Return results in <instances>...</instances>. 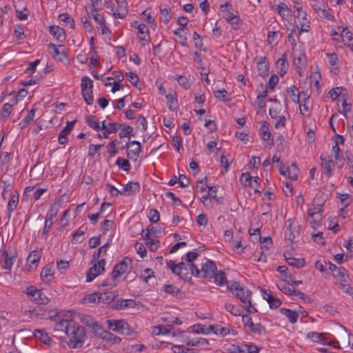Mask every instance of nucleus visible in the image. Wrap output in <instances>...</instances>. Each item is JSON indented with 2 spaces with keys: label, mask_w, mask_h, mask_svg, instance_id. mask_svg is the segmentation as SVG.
<instances>
[{
  "label": "nucleus",
  "mask_w": 353,
  "mask_h": 353,
  "mask_svg": "<svg viewBox=\"0 0 353 353\" xmlns=\"http://www.w3.org/2000/svg\"><path fill=\"white\" fill-rule=\"evenodd\" d=\"M225 308L233 316H237L241 315L239 309L231 303H225Z\"/></svg>",
  "instance_id": "69168bd1"
},
{
  "label": "nucleus",
  "mask_w": 353,
  "mask_h": 353,
  "mask_svg": "<svg viewBox=\"0 0 353 353\" xmlns=\"http://www.w3.org/2000/svg\"><path fill=\"white\" fill-rule=\"evenodd\" d=\"M81 321L83 324L90 328H92L94 323L97 322V321H95L92 316L86 314L83 315L81 319Z\"/></svg>",
  "instance_id": "13d9d810"
},
{
  "label": "nucleus",
  "mask_w": 353,
  "mask_h": 353,
  "mask_svg": "<svg viewBox=\"0 0 353 353\" xmlns=\"http://www.w3.org/2000/svg\"><path fill=\"white\" fill-rule=\"evenodd\" d=\"M63 46L59 45L58 48H57L56 45L50 43L48 45L49 48L53 49V54L52 57L54 59L59 60V61H64L67 60L68 56L65 51H60L59 48H62Z\"/></svg>",
  "instance_id": "dca6fc26"
},
{
  "label": "nucleus",
  "mask_w": 353,
  "mask_h": 353,
  "mask_svg": "<svg viewBox=\"0 0 353 353\" xmlns=\"http://www.w3.org/2000/svg\"><path fill=\"white\" fill-rule=\"evenodd\" d=\"M286 57V53H284L282 57L276 61V68L281 76H283L288 68V63Z\"/></svg>",
  "instance_id": "412c9836"
},
{
  "label": "nucleus",
  "mask_w": 353,
  "mask_h": 353,
  "mask_svg": "<svg viewBox=\"0 0 353 353\" xmlns=\"http://www.w3.org/2000/svg\"><path fill=\"white\" fill-rule=\"evenodd\" d=\"M228 288L230 289L232 294L244 304H246L248 301H250L252 292L241 287L238 283H234L230 287L228 286Z\"/></svg>",
  "instance_id": "39448f33"
},
{
  "label": "nucleus",
  "mask_w": 353,
  "mask_h": 353,
  "mask_svg": "<svg viewBox=\"0 0 353 353\" xmlns=\"http://www.w3.org/2000/svg\"><path fill=\"white\" fill-rule=\"evenodd\" d=\"M123 123H119L117 122L109 123L108 126H107L106 129L103 132V134H98L99 138L103 137L104 138H108L110 134L116 133L119 129H121Z\"/></svg>",
  "instance_id": "a211bd4d"
},
{
  "label": "nucleus",
  "mask_w": 353,
  "mask_h": 353,
  "mask_svg": "<svg viewBox=\"0 0 353 353\" xmlns=\"http://www.w3.org/2000/svg\"><path fill=\"white\" fill-rule=\"evenodd\" d=\"M148 216L152 223H157L160 219L159 212L156 209L150 210Z\"/></svg>",
  "instance_id": "0e129e2a"
},
{
  "label": "nucleus",
  "mask_w": 353,
  "mask_h": 353,
  "mask_svg": "<svg viewBox=\"0 0 353 353\" xmlns=\"http://www.w3.org/2000/svg\"><path fill=\"white\" fill-rule=\"evenodd\" d=\"M161 290L179 299L182 298L183 294L180 289L174 285H164L162 287Z\"/></svg>",
  "instance_id": "6ab92c4d"
},
{
  "label": "nucleus",
  "mask_w": 353,
  "mask_h": 353,
  "mask_svg": "<svg viewBox=\"0 0 353 353\" xmlns=\"http://www.w3.org/2000/svg\"><path fill=\"white\" fill-rule=\"evenodd\" d=\"M276 10L283 18H285V17H288L291 12V10L284 3H279L276 7Z\"/></svg>",
  "instance_id": "79ce46f5"
},
{
  "label": "nucleus",
  "mask_w": 353,
  "mask_h": 353,
  "mask_svg": "<svg viewBox=\"0 0 353 353\" xmlns=\"http://www.w3.org/2000/svg\"><path fill=\"white\" fill-rule=\"evenodd\" d=\"M101 291L102 292H99L100 303H111V301H114L116 297L119 296L117 292Z\"/></svg>",
  "instance_id": "f3484780"
},
{
  "label": "nucleus",
  "mask_w": 353,
  "mask_h": 353,
  "mask_svg": "<svg viewBox=\"0 0 353 353\" xmlns=\"http://www.w3.org/2000/svg\"><path fill=\"white\" fill-rule=\"evenodd\" d=\"M260 347L252 344H243L242 345H232L230 351L233 353H255L259 352Z\"/></svg>",
  "instance_id": "1a4fd4ad"
},
{
  "label": "nucleus",
  "mask_w": 353,
  "mask_h": 353,
  "mask_svg": "<svg viewBox=\"0 0 353 353\" xmlns=\"http://www.w3.org/2000/svg\"><path fill=\"white\" fill-rule=\"evenodd\" d=\"M299 174V168L296 163H292L289 168V179L292 180H296Z\"/></svg>",
  "instance_id": "864d4df0"
},
{
  "label": "nucleus",
  "mask_w": 353,
  "mask_h": 353,
  "mask_svg": "<svg viewBox=\"0 0 353 353\" xmlns=\"http://www.w3.org/2000/svg\"><path fill=\"white\" fill-rule=\"evenodd\" d=\"M72 325H74V321L63 319L55 324L54 330L55 332H63L66 334L68 328Z\"/></svg>",
  "instance_id": "5701e85b"
},
{
  "label": "nucleus",
  "mask_w": 353,
  "mask_h": 353,
  "mask_svg": "<svg viewBox=\"0 0 353 353\" xmlns=\"http://www.w3.org/2000/svg\"><path fill=\"white\" fill-rule=\"evenodd\" d=\"M165 97H166V99L169 103L168 104L169 110L171 111L176 110L178 108V105H177L178 101H177L176 93V92H174L172 94L169 93Z\"/></svg>",
  "instance_id": "473e14b6"
},
{
  "label": "nucleus",
  "mask_w": 353,
  "mask_h": 353,
  "mask_svg": "<svg viewBox=\"0 0 353 353\" xmlns=\"http://www.w3.org/2000/svg\"><path fill=\"white\" fill-rule=\"evenodd\" d=\"M91 329L95 336L99 337L101 339L105 332L97 321L94 323Z\"/></svg>",
  "instance_id": "e2e57ef3"
},
{
  "label": "nucleus",
  "mask_w": 353,
  "mask_h": 353,
  "mask_svg": "<svg viewBox=\"0 0 353 353\" xmlns=\"http://www.w3.org/2000/svg\"><path fill=\"white\" fill-rule=\"evenodd\" d=\"M131 148L127 152V156L129 159L136 161L141 150L140 142L137 141H130Z\"/></svg>",
  "instance_id": "ddd939ff"
},
{
  "label": "nucleus",
  "mask_w": 353,
  "mask_h": 353,
  "mask_svg": "<svg viewBox=\"0 0 353 353\" xmlns=\"http://www.w3.org/2000/svg\"><path fill=\"white\" fill-rule=\"evenodd\" d=\"M176 79L179 84L183 87L184 89L188 90L190 88V83H189V80L186 77L182 75H176Z\"/></svg>",
  "instance_id": "bf43d9fd"
},
{
  "label": "nucleus",
  "mask_w": 353,
  "mask_h": 353,
  "mask_svg": "<svg viewBox=\"0 0 353 353\" xmlns=\"http://www.w3.org/2000/svg\"><path fill=\"white\" fill-rule=\"evenodd\" d=\"M121 130L119 134L120 138L130 136L132 134L133 132V128L131 127L130 125H127L125 124H123Z\"/></svg>",
  "instance_id": "5fc2aeb1"
},
{
  "label": "nucleus",
  "mask_w": 353,
  "mask_h": 353,
  "mask_svg": "<svg viewBox=\"0 0 353 353\" xmlns=\"http://www.w3.org/2000/svg\"><path fill=\"white\" fill-rule=\"evenodd\" d=\"M52 272L50 268L46 266L41 272V278L43 281H49L52 276Z\"/></svg>",
  "instance_id": "6e6d98bb"
},
{
  "label": "nucleus",
  "mask_w": 353,
  "mask_h": 353,
  "mask_svg": "<svg viewBox=\"0 0 353 353\" xmlns=\"http://www.w3.org/2000/svg\"><path fill=\"white\" fill-rule=\"evenodd\" d=\"M345 270L343 268H339L336 272H334L333 276L339 281V283L349 282L350 278L345 274Z\"/></svg>",
  "instance_id": "c9c22d12"
},
{
  "label": "nucleus",
  "mask_w": 353,
  "mask_h": 353,
  "mask_svg": "<svg viewBox=\"0 0 353 353\" xmlns=\"http://www.w3.org/2000/svg\"><path fill=\"white\" fill-rule=\"evenodd\" d=\"M288 223H289L288 226L287 227L286 232L285 233V238L290 241V242H293L295 239V234L292 228V223L290 219L288 220Z\"/></svg>",
  "instance_id": "603ef678"
},
{
  "label": "nucleus",
  "mask_w": 353,
  "mask_h": 353,
  "mask_svg": "<svg viewBox=\"0 0 353 353\" xmlns=\"http://www.w3.org/2000/svg\"><path fill=\"white\" fill-rule=\"evenodd\" d=\"M216 270V263L211 260H208L201 266V272L202 277L204 279H212L214 276Z\"/></svg>",
  "instance_id": "9d476101"
},
{
  "label": "nucleus",
  "mask_w": 353,
  "mask_h": 353,
  "mask_svg": "<svg viewBox=\"0 0 353 353\" xmlns=\"http://www.w3.org/2000/svg\"><path fill=\"white\" fill-rule=\"evenodd\" d=\"M260 134L261 139L267 142V145L272 146L274 144L273 137L270 131L269 130V123L267 121L262 123Z\"/></svg>",
  "instance_id": "f8f14e48"
},
{
  "label": "nucleus",
  "mask_w": 353,
  "mask_h": 353,
  "mask_svg": "<svg viewBox=\"0 0 353 353\" xmlns=\"http://www.w3.org/2000/svg\"><path fill=\"white\" fill-rule=\"evenodd\" d=\"M137 28L139 35L138 38L140 41H145L147 38L149 37V30L144 23H139L137 25Z\"/></svg>",
  "instance_id": "c85d7f7f"
},
{
  "label": "nucleus",
  "mask_w": 353,
  "mask_h": 353,
  "mask_svg": "<svg viewBox=\"0 0 353 353\" xmlns=\"http://www.w3.org/2000/svg\"><path fill=\"white\" fill-rule=\"evenodd\" d=\"M286 91L293 102L300 103L301 93L295 85L287 88Z\"/></svg>",
  "instance_id": "cd10ccee"
},
{
  "label": "nucleus",
  "mask_w": 353,
  "mask_h": 353,
  "mask_svg": "<svg viewBox=\"0 0 353 353\" xmlns=\"http://www.w3.org/2000/svg\"><path fill=\"white\" fill-rule=\"evenodd\" d=\"M279 77L276 74L271 75L268 83L266 84V88H270L272 90H274L275 86L279 82Z\"/></svg>",
  "instance_id": "774afa93"
},
{
  "label": "nucleus",
  "mask_w": 353,
  "mask_h": 353,
  "mask_svg": "<svg viewBox=\"0 0 353 353\" xmlns=\"http://www.w3.org/2000/svg\"><path fill=\"white\" fill-rule=\"evenodd\" d=\"M81 95L87 105H90L94 102L92 88L93 81L87 76H83L81 82Z\"/></svg>",
  "instance_id": "20e7f679"
},
{
  "label": "nucleus",
  "mask_w": 353,
  "mask_h": 353,
  "mask_svg": "<svg viewBox=\"0 0 353 353\" xmlns=\"http://www.w3.org/2000/svg\"><path fill=\"white\" fill-rule=\"evenodd\" d=\"M68 338V344L70 348L79 349L83 347L86 334L83 327L79 325L74 321V325L68 328L66 334Z\"/></svg>",
  "instance_id": "f257e3e1"
},
{
  "label": "nucleus",
  "mask_w": 353,
  "mask_h": 353,
  "mask_svg": "<svg viewBox=\"0 0 353 353\" xmlns=\"http://www.w3.org/2000/svg\"><path fill=\"white\" fill-rule=\"evenodd\" d=\"M140 191V184L139 182L129 181L123 188L122 192L123 194L127 196H132Z\"/></svg>",
  "instance_id": "2eb2a0df"
},
{
  "label": "nucleus",
  "mask_w": 353,
  "mask_h": 353,
  "mask_svg": "<svg viewBox=\"0 0 353 353\" xmlns=\"http://www.w3.org/2000/svg\"><path fill=\"white\" fill-rule=\"evenodd\" d=\"M84 239H85L84 231L81 230V229H79L73 234L72 243H81Z\"/></svg>",
  "instance_id": "052dcab7"
},
{
  "label": "nucleus",
  "mask_w": 353,
  "mask_h": 353,
  "mask_svg": "<svg viewBox=\"0 0 353 353\" xmlns=\"http://www.w3.org/2000/svg\"><path fill=\"white\" fill-rule=\"evenodd\" d=\"M280 312L285 316L291 323H295L297 321L299 314L296 312L287 308H281Z\"/></svg>",
  "instance_id": "bb28decb"
},
{
  "label": "nucleus",
  "mask_w": 353,
  "mask_h": 353,
  "mask_svg": "<svg viewBox=\"0 0 353 353\" xmlns=\"http://www.w3.org/2000/svg\"><path fill=\"white\" fill-rule=\"evenodd\" d=\"M59 19L68 24L71 28H74V21L68 13L59 14Z\"/></svg>",
  "instance_id": "09e8293b"
},
{
  "label": "nucleus",
  "mask_w": 353,
  "mask_h": 353,
  "mask_svg": "<svg viewBox=\"0 0 353 353\" xmlns=\"http://www.w3.org/2000/svg\"><path fill=\"white\" fill-rule=\"evenodd\" d=\"M102 272L99 270V267L97 266V263H94L86 273V281L90 282Z\"/></svg>",
  "instance_id": "c756f323"
},
{
  "label": "nucleus",
  "mask_w": 353,
  "mask_h": 353,
  "mask_svg": "<svg viewBox=\"0 0 353 353\" xmlns=\"http://www.w3.org/2000/svg\"><path fill=\"white\" fill-rule=\"evenodd\" d=\"M108 328L121 334L130 335V330L128 323L124 320H107Z\"/></svg>",
  "instance_id": "423d86ee"
},
{
  "label": "nucleus",
  "mask_w": 353,
  "mask_h": 353,
  "mask_svg": "<svg viewBox=\"0 0 353 353\" xmlns=\"http://www.w3.org/2000/svg\"><path fill=\"white\" fill-rule=\"evenodd\" d=\"M17 257V252L15 249L12 250H2L0 254V264L1 268L10 272Z\"/></svg>",
  "instance_id": "7ed1b4c3"
},
{
  "label": "nucleus",
  "mask_w": 353,
  "mask_h": 353,
  "mask_svg": "<svg viewBox=\"0 0 353 353\" xmlns=\"http://www.w3.org/2000/svg\"><path fill=\"white\" fill-rule=\"evenodd\" d=\"M321 160L322 161L321 166L325 170V174L326 176L330 178L333 174V167L334 165L333 161L332 159H326V158L321 157Z\"/></svg>",
  "instance_id": "4be33fe9"
},
{
  "label": "nucleus",
  "mask_w": 353,
  "mask_h": 353,
  "mask_svg": "<svg viewBox=\"0 0 353 353\" xmlns=\"http://www.w3.org/2000/svg\"><path fill=\"white\" fill-rule=\"evenodd\" d=\"M117 285L116 280H114L112 279V281L108 282V281H103L102 283H101L99 285V290H107L109 289H112L114 288Z\"/></svg>",
  "instance_id": "338daca9"
},
{
  "label": "nucleus",
  "mask_w": 353,
  "mask_h": 353,
  "mask_svg": "<svg viewBox=\"0 0 353 353\" xmlns=\"http://www.w3.org/2000/svg\"><path fill=\"white\" fill-rule=\"evenodd\" d=\"M214 94L216 99L223 102H227L230 100L228 97V92L225 89L216 90L214 92Z\"/></svg>",
  "instance_id": "a18cd8bd"
},
{
  "label": "nucleus",
  "mask_w": 353,
  "mask_h": 353,
  "mask_svg": "<svg viewBox=\"0 0 353 353\" xmlns=\"http://www.w3.org/2000/svg\"><path fill=\"white\" fill-rule=\"evenodd\" d=\"M146 232L144 234L145 230H142L141 235L143 238H148V236L150 237V235H152L154 237H157L158 234H161V228H157V227H153L151 226L148 227L145 230Z\"/></svg>",
  "instance_id": "72a5a7b5"
},
{
  "label": "nucleus",
  "mask_w": 353,
  "mask_h": 353,
  "mask_svg": "<svg viewBox=\"0 0 353 353\" xmlns=\"http://www.w3.org/2000/svg\"><path fill=\"white\" fill-rule=\"evenodd\" d=\"M86 123L87 124L94 129V130L99 132L100 130L99 123L95 121V117L94 115H89L86 117Z\"/></svg>",
  "instance_id": "49530a36"
},
{
  "label": "nucleus",
  "mask_w": 353,
  "mask_h": 353,
  "mask_svg": "<svg viewBox=\"0 0 353 353\" xmlns=\"http://www.w3.org/2000/svg\"><path fill=\"white\" fill-rule=\"evenodd\" d=\"M168 267L170 268L174 274H176L179 278L184 281H188L189 283H193L192 277L190 276L188 263L185 264L181 262L175 264L172 260L167 262Z\"/></svg>",
  "instance_id": "f03ea898"
},
{
  "label": "nucleus",
  "mask_w": 353,
  "mask_h": 353,
  "mask_svg": "<svg viewBox=\"0 0 353 353\" xmlns=\"http://www.w3.org/2000/svg\"><path fill=\"white\" fill-rule=\"evenodd\" d=\"M88 14H90V17H92L99 25H103L105 22V18L98 13V10L95 8H92L90 12H88Z\"/></svg>",
  "instance_id": "a19ab883"
},
{
  "label": "nucleus",
  "mask_w": 353,
  "mask_h": 353,
  "mask_svg": "<svg viewBox=\"0 0 353 353\" xmlns=\"http://www.w3.org/2000/svg\"><path fill=\"white\" fill-rule=\"evenodd\" d=\"M295 23L296 27L299 30H300L299 34H300L301 32H308L310 29V20L307 19V16L305 17L300 18L299 20H295Z\"/></svg>",
  "instance_id": "a878e982"
},
{
  "label": "nucleus",
  "mask_w": 353,
  "mask_h": 353,
  "mask_svg": "<svg viewBox=\"0 0 353 353\" xmlns=\"http://www.w3.org/2000/svg\"><path fill=\"white\" fill-rule=\"evenodd\" d=\"M12 110V105L8 103H5L1 109V117L4 119L8 118Z\"/></svg>",
  "instance_id": "8fccbe9b"
},
{
  "label": "nucleus",
  "mask_w": 353,
  "mask_h": 353,
  "mask_svg": "<svg viewBox=\"0 0 353 353\" xmlns=\"http://www.w3.org/2000/svg\"><path fill=\"white\" fill-rule=\"evenodd\" d=\"M323 7H324L323 5H321ZM313 8L315 10V11L317 12V14L322 18L327 19L329 20H332L334 19V17L330 14L325 9V8L321 7H316V5H313Z\"/></svg>",
  "instance_id": "ea45409f"
},
{
  "label": "nucleus",
  "mask_w": 353,
  "mask_h": 353,
  "mask_svg": "<svg viewBox=\"0 0 353 353\" xmlns=\"http://www.w3.org/2000/svg\"><path fill=\"white\" fill-rule=\"evenodd\" d=\"M27 295L38 304L46 305L49 303V298L41 290L33 286L27 288Z\"/></svg>",
  "instance_id": "0eeeda50"
},
{
  "label": "nucleus",
  "mask_w": 353,
  "mask_h": 353,
  "mask_svg": "<svg viewBox=\"0 0 353 353\" xmlns=\"http://www.w3.org/2000/svg\"><path fill=\"white\" fill-rule=\"evenodd\" d=\"M18 203H19V194H18V192H17L16 194H14L11 196V198L10 199L8 203L7 210L8 212V218L10 217L11 213L17 208Z\"/></svg>",
  "instance_id": "7c9ffc66"
},
{
  "label": "nucleus",
  "mask_w": 353,
  "mask_h": 353,
  "mask_svg": "<svg viewBox=\"0 0 353 353\" xmlns=\"http://www.w3.org/2000/svg\"><path fill=\"white\" fill-rule=\"evenodd\" d=\"M144 240L145 245L152 252L156 251L160 245L159 241L151 239L150 236H148V238H144Z\"/></svg>",
  "instance_id": "4c0bfd02"
},
{
  "label": "nucleus",
  "mask_w": 353,
  "mask_h": 353,
  "mask_svg": "<svg viewBox=\"0 0 353 353\" xmlns=\"http://www.w3.org/2000/svg\"><path fill=\"white\" fill-rule=\"evenodd\" d=\"M117 165L125 171H129L130 169V165L127 159L118 158L116 161Z\"/></svg>",
  "instance_id": "680f3d73"
},
{
  "label": "nucleus",
  "mask_w": 353,
  "mask_h": 353,
  "mask_svg": "<svg viewBox=\"0 0 353 353\" xmlns=\"http://www.w3.org/2000/svg\"><path fill=\"white\" fill-rule=\"evenodd\" d=\"M212 278L214 279V282L219 285L222 286L225 283V274L222 270L217 272H214V276Z\"/></svg>",
  "instance_id": "c03bdc74"
},
{
  "label": "nucleus",
  "mask_w": 353,
  "mask_h": 353,
  "mask_svg": "<svg viewBox=\"0 0 353 353\" xmlns=\"http://www.w3.org/2000/svg\"><path fill=\"white\" fill-rule=\"evenodd\" d=\"M83 301L91 303H100L99 292H94L85 295L83 299Z\"/></svg>",
  "instance_id": "37998d69"
},
{
  "label": "nucleus",
  "mask_w": 353,
  "mask_h": 353,
  "mask_svg": "<svg viewBox=\"0 0 353 353\" xmlns=\"http://www.w3.org/2000/svg\"><path fill=\"white\" fill-rule=\"evenodd\" d=\"M34 336L45 344L49 345L50 343L51 339L50 336L42 330H35L34 332Z\"/></svg>",
  "instance_id": "f704fd0d"
},
{
  "label": "nucleus",
  "mask_w": 353,
  "mask_h": 353,
  "mask_svg": "<svg viewBox=\"0 0 353 353\" xmlns=\"http://www.w3.org/2000/svg\"><path fill=\"white\" fill-rule=\"evenodd\" d=\"M137 128H141V131L145 132L147 130V121L145 117L140 114L137 120Z\"/></svg>",
  "instance_id": "3c124183"
},
{
  "label": "nucleus",
  "mask_w": 353,
  "mask_h": 353,
  "mask_svg": "<svg viewBox=\"0 0 353 353\" xmlns=\"http://www.w3.org/2000/svg\"><path fill=\"white\" fill-rule=\"evenodd\" d=\"M128 3L118 4V10L113 12V15L117 19H124L128 14Z\"/></svg>",
  "instance_id": "2f4dec72"
},
{
  "label": "nucleus",
  "mask_w": 353,
  "mask_h": 353,
  "mask_svg": "<svg viewBox=\"0 0 353 353\" xmlns=\"http://www.w3.org/2000/svg\"><path fill=\"white\" fill-rule=\"evenodd\" d=\"M285 261H287L288 265L290 266H292V267H294L296 268H300L303 267L305 264V260L303 259H296V258H292V257H286L285 256Z\"/></svg>",
  "instance_id": "e433bc0d"
},
{
  "label": "nucleus",
  "mask_w": 353,
  "mask_h": 353,
  "mask_svg": "<svg viewBox=\"0 0 353 353\" xmlns=\"http://www.w3.org/2000/svg\"><path fill=\"white\" fill-rule=\"evenodd\" d=\"M76 121L77 120L67 122L66 125L62 129L59 134L58 141L59 144L63 145L68 142V139L67 136L71 132Z\"/></svg>",
  "instance_id": "9b49d317"
},
{
  "label": "nucleus",
  "mask_w": 353,
  "mask_h": 353,
  "mask_svg": "<svg viewBox=\"0 0 353 353\" xmlns=\"http://www.w3.org/2000/svg\"><path fill=\"white\" fill-rule=\"evenodd\" d=\"M101 339L103 340L110 342L111 344H117L121 341V339L119 337L108 331L105 332Z\"/></svg>",
  "instance_id": "58836bf2"
},
{
  "label": "nucleus",
  "mask_w": 353,
  "mask_h": 353,
  "mask_svg": "<svg viewBox=\"0 0 353 353\" xmlns=\"http://www.w3.org/2000/svg\"><path fill=\"white\" fill-rule=\"evenodd\" d=\"M250 331L254 334H261L265 332V327L260 323H254L250 322V326L249 327Z\"/></svg>",
  "instance_id": "de8ad7c7"
},
{
  "label": "nucleus",
  "mask_w": 353,
  "mask_h": 353,
  "mask_svg": "<svg viewBox=\"0 0 353 353\" xmlns=\"http://www.w3.org/2000/svg\"><path fill=\"white\" fill-rule=\"evenodd\" d=\"M50 33L61 42L65 39L63 28L58 26H50Z\"/></svg>",
  "instance_id": "b1692460"
},
{
  "label": "nucleus",
  "mask_w": 353,
  "mask_h": 353,
  "mask_svg": "<svg viewBox=\"0 0 353 353\" xmlns=\"http://www.w3.org/2000/svg\"><path fill=\"white\" fill-rule=\"evenodd\" d=\"M325 335L326 334L324 333L310 332L307 333V337L312 342L324 344V343H326Z\"/></svg>",
  "instance_id": "393cba45"
},
{
  "label": "nucleus",
  "mask_w": 353,
  "mask_h": 353,
  "mask_svg": "<svg viewBox=\"0 0 353 353\" xmlns=\"http://www.w3.org/2000/svg\"><path fill=\"white\" fill-rule=\"evenodd\" d=\"M339 287L344 292L353 297V288L350 285V281L339 283Z\"/></svg>",
  "instance_id": "4d7b16f0"
},
{
  "label": "nucleus",
  "mask_w": 353,
  "mask_h": 353,
  "mask_svg": "<svg viewBox=\"0 0 353 353\" xmlns=\"http://www.w3.org/2000/svg\"><path fill=\"white\" fill-rule=\"evenodd\" d=\"M62 201L61 198H57L54 200V202L51 204L49 211L47 214V218L49 220H53L58 214L59 209L61 207Z\"/></svg>",
  "instance_id": "4468645a"
},
{
  "label": "nucleus",
  "mask_w": 353,
  "mask_h": 353,
  "mask_svg": "<svg viewBox=\"0 0 353 353\" xmlns=\"http://www.w3.org/2000/svg\"><path fill=\"white\" fill-rule=\"evenodd\" d=\"M341 38L343 42L347 45L350 48V50L353 52V34L352 33L347 30V28H343L341 32Z\"/></svg>",
  "instance_id": "aec40b11"
},
{
  "label": "nucleus",
  "mask_w": 353,
  "mask_h": 353,
  "mask_svg": "<svg viewBox=\"0 0 353 353\" xmlns=\"http://www.w3.org/2000/svg\"><path fill=\"white\" fill-rule=\"evenodd\" d=\"M132 263L131 259L128 257H124L123 260L117 263L113 268V271L112 273V278L114 280H116L117 278L120 277L123 274L128 272L129 263Z\"/></svg>",
  "instance_id": "6e6552de"
}]
</instances>
